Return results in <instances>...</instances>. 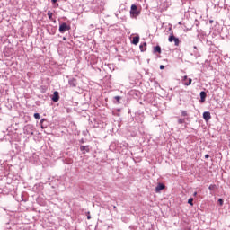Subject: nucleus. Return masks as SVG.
<instances>
[{"label": "nucleus", "mask_w": 230, "mask_h": 230, "mask_svg": "<svg viewBox=\"0 0 230 230\" xmlns=\"http://www.w3.org/2000/svg\"><path fill=\"white\" fill-rule=\"evenodd\" d=\"M141 12L137 11V5L132 4L130 9V15L131 17H137L139 16Z\"/></svg>", "instance_id": "nucleus-1"}, {"label": "nucleus", "mask_w": 230, "mask_h": 230, "mask_svg": "<svg viewBox=\"0 0 230 230\" xmlns=\"http://www.w3.org/2000/svg\"><path fill=\"white\" fill-rule=\"evenodd\" d=\"M69 30H71V27L66 22H63L59 25V31L61 33H66V31H69Z\"/></svg>", "instance_id": "nucleus-2"}, {"label": "nucleus", "mask_w": 230, "mask_h": 230, "mask_svg": "<svg viewBox=\"0 0 230 230\" xmlns=\"http://www.w3.org/2000/svg\"><path fill=\"white\" fill-rule=\"evenodd\" d=\"M168 40H169V42H174V45H175V46H179V43H180L179 38L175 37V36L173 35V33H172V34L169 36Z\"/></svg>", "instance_id": "nucleus-3"}, {"label": "nucleus", "mask_w": 230, "mask_h": 230, "mask_svg": "<svg viewBox=\"0 0 230 230\" xmlns=\"http://www.w3.org/2000/svg\"><path fill=\"white\" fill-rule=\"evenodd\" d=\"M52 102H54V103H57V102H58V100H60V94L58 93V92L55 91L52 97H51Z\"/></svg>", "instance_id": "nucleus-4"}, {"label": "nucleus", "mask_w": 230, "mask_h": 230, "mask_svg": "<svg viewBox=\"0 0 230 230\" xmlns=\"http://www.w3.org/2000/svg\"><path fill=\"white\" fill-rule=\"evenodd\" d=\"M199 96H200V100H199L200 103H204V102H206L208 93H206V92L202 91V92H200Z\"/></svg>", "instance_id": "nucleus-5"}, {"label": "nucleus", "mask_w": 230, "mask_h": 230, "mask_svg": "<svg viewBox=\"0 0 230 230\" xmlns=\"http://www.w3.org/2000/svg\"><path fill=\"white\" fill-rule=\"evenodd\" d=\"M165 186L163 183H158L157 186L155 187V191L156 193H160L161 191H163V190H164Z\"/></svg>", "instance_id": "nucleus-6"}, {"label": "nucleus", "mask_w": 230, "mask_h": 230, "mask_svg": "<svg viewBox=\"0 0 230 230\" xmlns=\"http://www.w3.org/2000/svg\"><path fill=\"white\" fill-rule=\"evenodd\" d=\"M68 84L70 85V87H76V85H78V82L76 81V79L72 78L69 79Z\"/></svg>", "instance_id": "nucleus-7"}, {"label": "nucleus", "mask_w": 230, "mask_h": 230, "mask_svg": "<svg viewBox=\"0 0 230 230\" xmlns=\"http://www.w3.org/2000/svg\"><path fill=\"white\" fill-rule=\"evenodd\" d=\"M203 119H205V121H209V119H211V113L209 111H205L203 113Z\"/></svg>", "instance_id": "nucleus-8"}, {"label": "nucleus", "mask_w": 230, "mask_h": 230, "mask_svg": "<svg viewBox=\"0 0 230 230\" xmlns=\"http://www.w3.org/2000/svg\"><path fill=\"white\" fill-rule=\"evenodd\" d=\"M132 44H134L135 46H137L139 44V35H137L135 37H133L132 39Z\"/></svg>", "instance_id": "nucleus-9"}, {"label": "nucleus", "mask_w": 230, "mask_h": 230, "mask_svg": "<svg viewBox=\"0 0 230 230\" xmlns=\"http://www.w3.org/2000/svg\"><path fill=\"white\" fill-rule=\"evenodd\" d=\"M80 150H81V152H83V154H85V152H89L90 151L89 146H80Z\"/></svg>", "instance_id": "nucleus-10"}, {"label": "nucleus", "mask_w": 230, "mask_h": 230, "mask_svg": "<svg viewBox=\"0 0 230 230\" xmlns=\"http://www.w3.org/2000/svg\"><path fill=\"white\" fill-rule=\"evenodd\" d=\"M140 51H146V42H144L143 44H140L139 46Z\"/></svg>", "instance_id": "nucleus-11"}, {"label": "nucleus", "mask_w": 230, "mask_h": 230, "mask_svg": "<svg viewBox=\"0 0 230 230\" xmlns=\"http://www.w3.org/2000/svg\"><path fill=\"white\" fill-rule=\"evenodd\" d=\"M154 53H160L161 54V46L157 45L154 47Z\"/></svg>", "instance_id": "nucleus-12"}, {"label": "nucleus", "mask_w": 230, "mask_h": 230, "mask_svg": "<svg viewBox=\"0 0 230 230\" xmlns=\"http://www.w3.org/2000/svg\"><path fill=\"white\" fill-rule=\"evenodd\" d=\"M47 15L49 21H53V13H51V11H48Z\"/></svg>", "instance_id": "nucleus-13"}, {"label": "nucleus", "mask_w": 230, "mask_h": 230, "mask_svg": "<svg viewBox=\"0 0 230 230\" xmlns=\"http://www.w3.org/2000/svg\"><path fill=\"white\" fill-rule=\"evenodd\" d=\"M191 82H193V80L191 78L188 79V82H184L183 84L188 86V85H191Z\"/></svg>", "instance_id": "nucleus-14"}, {"label": "nucleus", "mask_w": 230, "mask_h": 230, "mask_svg": "<svg viewBox=\"0 0 230 230\" xmlns=\"http://www.w3.org/2000/svg\"><path fill=\"white\" fill-rule=\"evenodd\" d=\"M208 190H210V191H214V190H217V185L215 184L209 185Z\"/></svg>", "instance_id": "nucleus-15"}, {"label": "nucleus", "mask_w": 230, "mask_h": 230, "mask_svg": "<svg viewBox=\"0 0 230 230\" xmlns=\"http://www.w3.org/2000/svg\"><path fill=\"white\" fill-rule=\"evenodd\" d=\"M178 123L179 125H182V123H186V119H179Z\"/></svg>", "instance_id": "nucleus-16"}, {"label": "nucleus", "mask_w": 230, "mask_h": 230, "mask_svg": "<svg viewBox=\"0 0 230 230\" xmlns=\"http://www.w3.org/2000/svg\"><path fill=\"white\" fill-rule=\"evenodd\" d=\"M188 204H190V206H193V198H190L188 199Z\"/></svg>", "instance_id": "nucleus-17"}, {"label": "nucleus", "mask_w": 230, "mask_h": 230, "mask_svg": "<svg viewBox=\"0 0 230 230\" xmlns=\"http://www.w3.org/2000/svg\"><path fill=\"white\" fill-rule=\"evenodd\" d=\"M34 118H35V119H40V114L34 113Z\"/></svg>", "instance_id": "nucleus-18"}, {"label": "nucleus", "mask_w": 230, "mask_h": 230, "mask_svg": "<svg viewBox=\"0 0 230 230\" xmlns=\"http://www.w3.org/2000/svg\"><path fill=\"white\" fill-rule=\"evenodd\" d=\"M115 100H116L117 103H119V102L121 100V96H115Z\"/></svg>", "instance_id": "nucleus-19"}, {"label": "nucleus", "mask_w": 230, "mask_h": 230, "mask_svg": "<svg viewBox=\"0 0 230 230\" xmlns=\"http://www.w3.org/2000/svg\"><path fill=\"white\" fill-rule=\"evenodd\" d=\"M181 116H183V117L188 116V111H181Z\"/></svg>", "instance_id": "nucleus-20"}, {"label": "nucleus", "mask_w": 230, "mask_h": 230, "mask_svg": "<svg viewBox=\"0 0 230 230\" xmlns=\"http://www.w3.org/2000/svg\"><path fill=\"white\" fill-rule=\"evenodd\" d=\"M218 204H219V206H224V199H218Z\"/></svg>", "instance_id": "nucleus-21"}, {"label": "nucleus", "mask_w": 230, "mask_h": 230, "mask_svg": "<svg viewBox=\"0 0 230 230\" xmlns=\"http://www.w3.org/2000/svg\"><path fill=\"white\" fill-rule=\"evenodd\" d=\"M87 220H91V215H90L89 212H88V215H87Z\"/></svg>", "instance_id": "nucleus-22"}, {"label": "nucleus", "mask_w": 230, "mask_h": 230, "mask_svg": "<svg viewBox=\"0 0 230 230\" xmlns=\"http://www.w3.org/2000/svg\"><path fill=\"white\" fill-rule=\"evenodd\" d=\"M186 80H188V76H187V75H185V76L183 77V82H186Z\"/></svg>", "instance_id": "nucleus-23"}, {"label": "nucleus", "mask_w": 230, "mask_h": 230, "mask_svg": "<svg viewBox=\"0 0 230 230\" xmlns=\"http://www.w3.org/2000/svg\"><path fill=\"white\" fill-rule=\"evenodd\" d=\"M205 159H209V155H205Z\"/></svg>", "instance_id": "nucleus-24"}, {"label": "nucleus", "mask_w": 230, "mask_h": 230, "mask_svg": "<svg viewBox=\"0 0 230 230\" xmlns=\"http://www.w3.org/2000/svg\"><path fill=\"white\" fill-rule=\"evenodd\" d=\"M57 1H58V0H51V3H53V4H55V3H57Z\"/></svg>", "instance_id": "nucleus-25"}, {"label": "nucleus", "mask_w": 230, "mask_h": 230, "mask_svg": "<svg viewBox=\"0 0 230 230\" xmlns=\"http://www.w3.org/2000/svg\"><path fill=\"white\" fill-rule=\"evenodd\" d=\"M113 209L114 211H118V208H116V206H113Z\"/></svg>", "instance_id": "nucleus-26"}, {"label": "nucleus", "mask_w": 230, "mask_h": 230, "mask_svg": "<svg viewBox=\"0 0 230 230\" xmlns=\"http://www.w3.org/2000/svg\"><path fill=\"white\" fill-rule=\"evenodd\" d=\"M160 69H164V65H161V66H160Z\"/></svg>", "instance_id": "nucleus-27"}, {"label": "nucleus", "mask_w": 230, "mask_h": 230, "mask_svg": "<svg viewBox=\"0 0 230 230\" xmlns=\"http://www.w3.org/2000/svg\"><path fill=\"white\" fill-rule=\"evenodd\" d=\"M193 197H197V192H194V193H193Z\"/></svg>", "instance_id": "nucleus-28"}, {"label": "nucleus", "mask_w": 230, "mask_h": 230, "mask_svg": "<svg viewBox=\"0 0 230 230\" xmlns=\"http://www.w3.org/2000/svg\"><path fill=\"white\" fill-rule=\"evenodd\" d=\"M209 22H210V24H213V20H210Z\"/></svg>", "instance_id": "nucleus-29"}, {"label": "nucleus", "mask_w": 230, "mask_h": 230, "mask_svg": "<svg viewBox=\"0 0 230 230\" xmlns=\"http://www.w3.org/2000/svg\"><path fill=\"white\" fill-rule=\"evenodd\" d=\"M56 8H58V4H56Z\"/></svg>", "instance_id": "nucleus-30"}, {"label": "nucleus", "mask_w": 230, "mask_h": 230, "mask_svg": "<svg viewBox=\"0 0 230 230\" xmlns=\"http://www.w3.org/2000/svg\"><path fill=\"white\" fill-rule=\"evenodd\" d=\"M42 121H44V119H42L40 120V123H42Z\"/></svg>", "instance_id": "nucleus-31"}, {"label": "nucleus", "mask_w": 230, "mask_h": 230, "mask_svg": "<svg viewBox=\"0 0 230 230\" xmlns=\"http://www.w3.org/2000/svg\"><path fill=\"white\" fill-rule=\"evenodd\" d=\"M120 111H121V110L119 109V110H118V112H120Z\"/></svg>", "instance_id": "nucleus-32"}, {"label": "nucleus", "mask_w": 230, "mask_h": 230, "mask_svg": "<svg viewBox=\"0 0 230 230\" xmlns=\"http://www.w3.org/2000/svg\"><path fill=\"white\" fill-rule=\"evenodd\" d=\"M76 230V229H75Z\"/></svg>", "instance_id": "nucleus-33"}]
</instances>
